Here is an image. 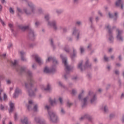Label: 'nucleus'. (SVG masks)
Returning a JSON list of instances; mask_svg holds the SVG:
<instances>
[{"label": "nucleus", "instance_id": "1", "mask_svg": "<svg viewBox=\"0 0 124 124\" xmlns=\"http://www.w3.org/2000/svg\"><path fill=\"white\" fill-rule=\"evenodd\" d=\"M27 74L30 78V81L29 83H25V88H26L29 96L30 97H34L35 96V93L32 90V88H33V85L35 84V81H34L33 79L31 78L32 77V72L30 70H28Z\"/></svg>", "mask_w": 124, "mask_h": 124}, {"label": "nucleus", "instance_id": "2", "mask_svg": "<svg viewBox=\"0 0 124 124\" xmlns=\"http://www.w3.org/2000/svg\"><path fill=\"white\" fill-rule=\"evenodd\" d=\"M60 58L62 59V62L63 63H64L66 69V74L64 75V77L65 80H67V76L68 74H69V72L71 70V67L67 64V58L66 57H64L63 55L61 54L60 55Z\"/></svg>", "mask_w": 124, "mask_h": 124}, {"label": "nucleus", "instance_id": "3", "mask_svg": "<svg viewBox=\"0 0 124 124\" xmlns=\"http://www.w3.org/2000/svg\"><path fill=\"white\" fill-rule=\"evenodd\" d=\"M19 28H20L22 31H26V30H28L29 31L28 38H29V39L31 40H34V38L35 37V35H34V31H33V30H32L31 28H30V26H26Z\"/></svg>", "mask_w": 124, "mask_h": 124}, {"label": "nucleus", "instance_id": "4", "mask_svg": "<svg viewBox=\"0 0 124 124\" xmlns=\"http://www.w3.org/2000/svg\"><path fill=\"white\" fill-rule=\"evenodd\" d=\"M83 61L79 63L78 64V68L80 69L81 71L86 70V68H92V63H90V60L88 58H86L85 64L83 67Z\"/></svg>", "mask_w": 124, "mask_h": 124}, {"label": "nucleus", "instance_id": "5", "mask_svg": "<svg viewBox=\"0 0 124 124\" xmlns=\"http://www.w3.org/2000/svg\"><path fill=\"white\" fill-rule=\"evenodd\" d=\"M105 29L108 30V39L110 41V43H113V41L114 40V37H113V30L114 29H116V26H113L112 28H111V26L110 25L108 24L105 25Z\"/></svg>", "mask_w": 124, "mask_h": 124}, {"label": "nucleus", "instance_id": "6", "mask_svg": "<svg viewBox=\"0 0 124 124\" xmlns=\"http://www.w3.org/2000/svg\"><path fill=\"white\" fill-rule=\"evenodd\" d=\"M48 114L49 116L50 121L53 123L54 124H57L58 122H59V118H58V116L56 114V113L53 111H48Z\"/></svg>", "mask_w": 124, "mask_h": 124}, {"label": "nucleus", "instance_id": "7", "mask_svg": "<svg viewBox=\"0 0 124 124\" xmlns=\"http://www.w3.org/2000/svg\"><path fill=\"white\" fill-rule=\"evenodd\" d=\"M45 19L48 22V25L50 26V27H53V29L57 31L58 30V28L57 27V21L56 20H53L50 22L49 20L50 19V16L49 15H46L45 16Z\"/></svg>", "mask_w": 124, "mask_h": 124}, {"label": "nucleus", "instance_id": "8", "mask_svg": "<svg viewBox=\"0 0 124 124\" xmlns=\"http://www.w3.org/2000/svg\"><path fill=\"white\" fill-rule=\"evenodd\" d=\"M16 71L20 74H23V73H25L26 71V67H23L19 64V61H16Z\"/></svg>", "mask_w": 124, "mask_h": 124}, {"label": "nucleus", "instance_id": "9", "mask_svg": "<svg viewBox=\"0 0 124 124\" xmlns=\"http://www.w3.org/2000/svg\"><path fill=\"white\" fill-rule=\"evenodd\" d=\"M57 70L55 68L52 67V68L49 69L48 67H46L44 69V72L45 73H55Z\"/></svg>", "mask_w": 124, "mask_h": 124}, {"label": "nucleus", "instance_id": "10", "mask_svg": "<svg viewBox=\"0 0 124 124\" xmlns=\"http://www.w3.org/2000/svg\"><path fill=\"white\" fill-rule=\"evenodd\" d=\"M85 119H87V120H88L89 122H93V117H92L91 115L86 114L79 118V120L83 121V120H85Z\"/></svg>", "mask_w": 124, "mask_h": 124}, {"label": "nucleus", "instance_id": "11", "mask_svg": "<svg viewBox=\"0 0 124 124\" xmlns=\"http://www.w3.org/2000/svg\"><path fill=\"white\" fill-rule=\"evenodd\" d=\"M117 31H118V34L117 35V39L119 41H124V39L123 38V37L122 36V32H123V31H120L119 29H117Z\"/></svg>", "mask_w": 124, "mask_h": 124}, {"label": "nucleus", "instance_id": "12", "mask_svg": "<svg viewBox=\"0 0 124 124\" xmlns=\"http://www.w3.org/2000/svg\"><path fill=\"white\" fill-rule=\"evenodd\" d=\"M33 57H34L36 62H37L39 65H41L42 64V61L41 60V58L39 57V56L37 55H33Z\"/></svg>", "mask_w": 124, "mask_h": 124}, {"label": "nucleus", "instance_id": "13", "mask_svg": "<svg viewBox=\"0 0 124 124\" xmlns=\"http://www.w3.org/2000/svg\"><path fill=\"white\" fill-rule=\"evenodd\" d=\"M72 34L73 35H77V40H79L80 36V31L74 28Z\"/></svg>", "mask_w": 124, "mask_h": 124}, {"label": "nucleus", "instance_id": "14", "mask_svg": "<svg viewBox=\"0 0 124 124\" xmlns=\"http://www.w3.org/2000/svg\"><path fill=\"white\" fill-rule=\"evenodd\" d=\"M50 61H52L53 63L54 64H58V61L56 60L55 57H49L47 58L46 61V62H50Z\"/></svg>", "mask_w": 124, "mask_h": 124}, {"label": "nucleus", "instance_id": "15", "mask_svg": "<svg viewBox=\"0 0 124 124\" xmlns=\"http://www.w3.org/2000/svg\"><path fill=\"white\" fill-rule=\"evenodd\" d=\"M120 5L121 9H124V3L122 0H117L115 2V6L117 7H119Z\"/></svg>", "mask_w": 124, "mask_h": 124}, {"label": "nucleus", "instance_id": "16", "mask_svg": "<svg viewBox=\"0 0 124 124\" xmlns=\"http://www.w3.org/2000/svg\"><path fill=\"white\" fill-rule=\"evenodd\" d=\"M28 6H29V7H30V8H31L32 13H34L35 11V6H34V5H33L32 2H28Z\"/></svg>", "mask_w": 124, "mask_h": 124}, {"label": "nucleus", "instance_id": "17", "mask_svg": "<svg viewBox=\"0 0 124 124\" xmlns=\"http://www.w3.org/2000/svg\"><path fill=\"white\" fill-rule=\"evenodd\" d=\"M73 49V54H71V60L74 61V59L76 58V55H77V52L76 51V49L74 48V47H72Z\"/></svg>", "mask_w": 124, "mask_h": 124}, {"label": "nucleus", "instance_id": "18", "mask_svg": "<svg viewBox=\"0 0 124 124\" xmlns=\"http://www.w3.org/2000/svg\"><path fill=\"white\" fill-rule=\"evenodd\" d=\"M34 121L36 124H44V122L42 121L41 118L39 117H35Z\"/></svg>", "mask_w": 124, "mask_h": 124}, {"label": "nucleus", "instance_id": "19", "mask_svg": "<svg viewBox=\"0 0 124 124\" xmlns=\"http://www.w3.org/2000/svg\"><path fill=\"white\" fill-rule=\"evenodd\" d=\"M8 62L12 68H16V60H14V62L12 60L8 61Z\"/></svg>", "mask_w": 124, "mask_h": 124}, {"label": "nucleus", "instance_id": "20", "mask_svg": "<svg viewBox=\"0 0 124 124\" xmlns=\"http://www.w3.org/2000/svg\"><path fill=\"white\" fill-rule=\"evenodd\" d=\"M97 100V98L96 97V95L94 94L93 96L91 98L90 102L91 104H94V103H96V100Z\"/></svg>", "mask_w": 124, "mask_h": 124}, {"label": "nucleus", "instance_id": "21", "mask_svg": "<svg viewBox=\"0 0 124 124\" xmlns=\"http://www.w3.org/2000/svg\"><path fill=\"white\" fill-rule=\"evenodd\" d=\"M9 106H10V109L9 110V113H11L14 111V106L15 104L14 103H12V101H10L9 103Z\"/></svg>", "mask_w": 124, "mask_h": 124}, {"label": "nucleus", "instance_id": "22", "mask_svg": "<svg viewBox=\"0 0 124 124\" xmlns=\"http://www.w3.org/2000/svg\"><path fill=\"white\" fill-rule=\"evenodd\" d=\"M8 26L10 27V29L13 33V34L14 35V36L16 37V33L15 32V31H14V26H13V25H12L11 23H10L8 24Z\"/></svg>", "mask_w": 124, "mask_h": 124}, {"label": "nucleus", "instance_id": "23", "mask_svg": "<svg viewBox=\"0 0 124 124\" xmlns=\"http://www.w3.org/2000/svg\"><path fill=\"white\" fill-rule=\"evenodd\" d=\"M88 99H89V97L88 96L83 98V104L82 105V108H84V107H85L86 106H87V102L88 101Z\"/></svg>", "mask_w": 124, "mask_h": 124}, {"label": "nucleus", "instance_id": "24", "mask_svg": "<svg viewBox=\"0 0 124 124\" xmlns=\"http://www.w3.org/2000/svg\"><path fill=\"white\" fill-rule=\"evenodd\" d=\"M49 102L50 104V105L51 106H54V104H57V102L56 101V99H54V100H52L51 97L49 99Z\"/></svg>", "mask_w": 124, "mask_h": 124}, {"label": "nucleus", "instance_id": "25", "mask_svg": "<svg viewBox=\"0 0 124 124\" xmlns=\"http://www.w3.org/2000/svg\"><path fill=\"white\" fill-rule=\"evenodd\" d=\"M32 105H33V102L32 100L29 101V105H27V109L28 110H30L31 108L32 107Z\"/></svg>", "mask_w": 124, "mask_h": 124}, {"label": "nucleus", "instance_id": "26", "mask_svg": "<svg viewBox=\"0 0 124 124\" xmlns=\"http://www.w3.org/2000/svg\"><path fill=\"white\" fill-rule=\"evenodd\" d=\"M22 94V90L18 88H16V96H19Z\"/></svg>", "mask_w": 124, "mask_h": 124}, {"label": "nucleus", "instance_id": "27", "mask_svg": "<svg viewBox=\"0 0 124 124\" xmlns=\"http://www.w3.org/2000/svg\"><path fill=\"white\" fill-rule=\"evenodd\" d=\"M23 11L25 12V13L26 14V15H31V13H32L31 11L28 10V9H27V8H23Z\"/></svg>", "mask_w": 124, "mask_h": 124}, {"label": "nucleus", "instance_id": "28", "mask_svg": "<svg viewBox=\"0 0 124 124\" xmlns=\"http://www.w3.org/2000/svg\"><path fill=\"white\" fill-rule=\"evenodd\" d=\"M17 10L18 11L17 13V16L21 18V15L23 14V11H22V9L19 7H17Z\"/></svg>", "mask_w": 124, "mask_h": 124}, {"label": "nucleus", "instance_id": "29", "mask_svg": "<svg viewBox=\"0 0 124 124\" xmlns=\"http://www.w3.org/2000/svg\"><path fill=\"white\" fill-rule=\"evenodd\" d=\"M49 40L51 47H52L53 50H55L56 49V46H55V44H54V40L53 38H50Z\"/></svg>", "mask_w": 124, "mask_h": 124}, {"label": "nucleus", "instance_id": "30", "mask_svg": "<svg viewBox=\"0 0 124 124\" xmlns=\"http://www.w3.org/2000/svg\"><path fill=\"white\" fill-rule=\"evenodd\" d=\"M44 91L49 92H51V91H52V89L51 88V85H50V84H47L46 88H44Z\"/></svg>", "mask_w": 124, "mask_h": 124}, {"label": "nucleus", "instance_id": "31", "mask_svg": "<svg viewBox=\"0 0 124 124\" xmlns=\"http://www.w3.org/2000/svg\"><path fill=\"white\" fill-rule=\"evenodd\" d=\"M21 122L22 124H29L28 123V118L24 117V119H21Z\"/></svg>", "mask_w": 124, "mask_h": 124}, {"label": "nucleus", "instance_id": "32", "mask_svg": "<svg viewBox=\"0 0 124 124\" xmlns=\"http://www.w3.org/2000/svg\"><path fill=\"white\" fill-rule=\"evenodd\" d=\"M83 93H84V90H82L81 91V93L78 95V98L79 100H80V101H82V97L83 96Z\"/></svg>", "mask_w": 124, "mask_h": 124}, {"label": "nucleus", "instance_id": "33", "mask_svg": "<svg viewBox=\"0 0 124 124\" xmlns=\"http://www.w3.org/2000/svg\"><path fill=\"white\" fill-rule=\"evenodd\" d=\"M18 53L20 54L21 58L22 57H24L26 56V52H25L24 51L21 50V51H18Z\"/></svg>", "mask_w": 124, "mask_h": 124}, {"label": "nucleus", "instance_id": "34", "mask_svg": "<svg viewBox=\"0 0 124 124\" xmlns=\"http://www.w3.org/2000/svg\"><path fill=\"white\" fill-rule=\"evenodd\" d=\"M64 51L66 53H69L70 52V50L69 49V46H66L64 48Z\"/></svg>", "mask_w": 124, "mask_h": 124}, {"label": "nucleus", "instance_id": "35", "mask_svg": "<svg viewBox=\"0 0 124 124\" xmlns=\"http://www.w3.org/2000/svg\"><path fill=\"white\" fill-rule=\"evenodd\" d=\"M73 104V103L70 102V101H69V100H67V106L68 107H69V108L71 107V106Z\"/></svg>", "mask_w": 124, "mask_h": 124}, {"label": "nucleus", "instance_id": "36", "mask_svg": "<svg viewBox=\"0 0 124 124\" xmlns=\"http://www.w3.org/2000/svg\"><path fill=\"white\" fill-rule=\"evenodd\" d=\"M9 11L10 13H11V14H14V13L15 12V11H14V10H13V8H10L9 9Z\"/></svg>", "mask_w": 124, "mask_h": 124}, {"label": "nucleus", "instance_id": "37", "mask_svg": "<svg viewBox=\"0 0 124 124\" xmlns=\"http://www.w3.org/2000/svg\"><path fill=\"white\" fill-rule=\"evenodd\" d=\"M93 46V44L92 43H89L88 46H87V48L91 51L92 50V46Z\"/></svg>", "mask_w": 124, "mask_h": 124}, {"label": "nucleus", "instance_id": "38", "mask_svg": "<svg viewBox=\"0 0 124 124\" xmlns=\"http://www.w3.org/2000/svg\"><path fill=\"white\" fill-rule=\"evenodd\" d=\"M104 60L105 62H109V58L106 55L104 56Z\"/></svg>", "mask_w": 124, "mask_h": 124}, {"label": "nucleus", "instance_id": "39", "mask_svg": "<svg viewBox=\"0 0 124 124\" xmlns=\"http://www.w3.org/2000/svg\"><path fill=\"white\" fill-rule=\"evenodd\" d=\"M61 113L62 115H64V114H65V110H64V109L62 108H61Z\"/></svg>", "mask_w": 124, "mask_h": 124}, {"label": "nucleus", "instance_id": "40", "mask_svg": "<svg viewBox=\"0 0 124 124\" xmlns=\"http://www.w3.org/2000/svg\"><path fill=\"white\" fill-rule=\"evenodd\" d=\"M26 56L21 57V61L22 62H27V58H26Z\"/></svg>", "mask_w": 124, "mask_h": 124}, {"label": "nucleus", "instance_id": "41", "mask_svg": "<svg viewBox=\"0 0 124 124\" xmlns=\"http://www.w3.org/2000/svg\"><path fill=\"white\" fill-rule=\"evenodd\" d=\"M80 50L81 54H83V52L85 51V49L83 46H80Z\"/></svg>", "mask_w": 124, "mask_h": 124}, {"label": "nucleus", "instance_id": "42", "mask_svg": "<svg viewBox=\"0 0 124 124\" xmlns=\"http://www.w3.org/2000/svg\"><path fill=\"white\" fill-rule=\"evenodd\" d=\"M114 16L115 17L114 18V20L116 21L117 20V19H118V13L117 12H115L114 13Z\"/></svg>", "mask_w": 124, "mask_h": 124}, {"label": "nucleus", "instance_id": "43", "mask_svg": "<svg viewBox=\"0 0 124 124\" xmlns=\"http://www.w3.org/2000/svg\"><path fill=\"white\" fill-rule=\"evenodd\" d=\"M108 16H109V18H110V19L114 18V15L111 14L110 12H108Z\"/></svg>", "mask_w": 124, "mask_h": 124}, {"label": "nucleus", "instance_id": "44", "mask_svg": "<svg viewBox=\"0 0 124 124\" xmlns=\"http://www.w3.org/2000/svg\"><path fill=\"white\" fill-rule=\"evenodd\" d=\"M37 108H38L37 105H35V106H34L33 110L34 112H37Z\"/></svg>", "mask_w": 124, "mask_h": 124}, {"label": "nucleus", "instance_id": "45", "mask_svg": "<svg viewBox=\"0 0 124 124\" xmlns=\"http://www.w3.org/2000/svg\"><path fill=\"white\" fill-rule=\"evenodd\" d=\"M59 86H60V87H62V88H65V86L63 84H62V83L61 81L59 82Z\"/></svg>", "mask_w": 124, "mask_h": 124}, {"label": "nucleus", "instance_id": "46", "mask_svg": "<svg viewBox=\"0 0 124 124\" xmlns=\"http://www.w3.org/2000/svg\"><path fill=\"white\" fill-rule=\"evenodd\" d=\"M76 93H77V92L76 91V90L73 89L72 91V94H73L74 95H75V94H76Z\"/></svg>", "mask_w": 124, "mask_h": 124}, {"label": "nucleus", "instance_id": "47", "mask_svg": "<svg viewBox=\"0 0 124 124\" xmlns=\"http://www.w3.org/2000/svg\"><path fill=\"white\" fill-rule=\"evenodd\" d=\"M39 25H40V23L38 21L35 22V26L36 28H38V26H39Z\"/></svg>", "mask_w": 124, "mask_h": 124}, {"label": "nucleus", "instance_id": "48", "mask_svg": "<svg viewBox=\"0 0 124 124\" xmlns=\"http://www.w3.org/2000/svg\"><path fill=\"white\" fill-rule=\"evenodd\" d=\"M3 99V100H6V99H7V95H6V94L4 93Z\"/></svg>", "mask_w": 124, "mask_h": 124}, {"label": "nucleus", "instance_id": "49", "mask_svg": "<svg viewBox=\"0 0 124 124\" xmlns=\"http://www.w3.org/2000/svg\"><path fill=\"white\" fill-rule=\"evenodd\" d=\"M56 12H57V14L60 15V14H62V11L57 10Z\"/></svg>", "mask_w": 124, "mask_h": 124}, {"label": "nucleus", "instance_id": "50", "mask_svg": "<svg viewBox=\"0 0 124 124\" xmlns=\"http://www.w3.org/2000/svg\"><path fill=\"white\" fill-rule=\"evenodd\" d=\"M34 46H35V44H30L29 45V47L30 48H33V47H34Z\"/></svg>", "mask_w": 124, "mask_h": 124}, {"label": "nucleus", "instance_id": "51", "mask_svg": "<svg viewBox=\"0 0 124 124\" xmlns=\"http://www.w3.org/2000/svg\"><path fill=\"white\" fill-rule=\"evenodd\" d=\"M74 4H78L79 3V0H73Z\"/></svg>", "mask_w": 124, "mask_h": 124}, {"label": "nucleus", "instance_id": "52", "mask_svg": "<svg viewBox=\"0 0 124 124\" xmlns=\"http://www.w3.org/2000/svg\"><path fill=\"white\" fill-rule=\"evenodd\" d=\"M0 22L2 26H5V23H4V21H3V20H2L1 18H0Z\"/></svg>", "mask_w": 124, "mask_h": 124}, {"label": "nucleus", "instance_id": "53", "mask_svg": "<svg viewBox=\"0 0 124 124\" xmlns=\"http://www.w3.org/2000/svg\"><path fill=\"white\" fill-rule=\"evenodd\" d=\"M12 46H13V45L12 44V43H9L7 46V48L10 49V48H11V47H12Z\"/></svg>", "mask_w": 124, "mask_h": 124}, {"label": "nucleus", "instance_id": "54", "mask_svg": "<svg viewBox=\"0 0 124 124\" xmlns=\"http://www.w3.org/2000/svg\"><path fill=\"white\" fill-rule=\"evenodd\" d=\"M76 24L78 26H81V25H82V22L81 21H77Z\"/></svg>", "mask_w": 124, "mask_h": 124}, {"label": "nucleus", "instance_id": "55", "mask_svg": "<svg viewBox=\"0 0 124 124\" xmlns=\"http://www.w3.org/2000/svg\"><path fill=\"white\" fill-rule=\"evenodd\" d=\"M104 112H107V111H108V108H107V107L106 106H105L104 107Z\"/></svg>", "mask_w": 124, "mask_h": 124}, {"label": "nucleus", "instance_id": "56", "mask_svg": "<svg viewBox=\"0 0 124 124\" xmlns=\"http://www.w3.org/2000/svg\"><path fill=\"white\" fill-rule=\"evenodd\" d=\"M6 82L8 85H10V84H11V81H10L9 79H7Z\"/></svg>", "mask_w": 124, "mask_h": 124}, {"label": "nucleus", "instance_id": "57", "mask_svg": "<svg viewBox=\"0 0 124 124\" xmlns=\"http://www.w3.org/2000/svg\"><path fill=\"white\" fill-rule=\"evenodd\" d=\"M115 74L116 75H119L120 74V72H119V70H116L114 72Z\"/></svg>", "mask_w": 124, "mask_h": 124}, {"label": "nucleus", "instance_id": "58", "mask_svg": "<svg viewBox=\"0 0 124 124\" xmlns=\"http://www.w3.org/2000/svg\"><path fill=\"white\" fill-rule=\"evenodd\" d=\"M118 84L119 85V87H121L122 86V81L121 80V79H119L118 80Z\"/></svg>", "mask_w": 124, "mask_h": 124}, {"label": "nucleus", "instance_id": "59", "mask_svg": "<svg viewBox=\"0 0 124 124\" xmlns=\"http://www.w3.org/2000/svg\"><path fill=\"white\" fill-rule=\"evenodd\" d=\"M93 17H89V21L91 22V24H93Z\"/></svg>", "mask_w": 124, "mask_h": 124}, {"label": "nucleus", "instance_id": "60", "mask_svg": "<svg viewBox=\"0 0 124 124\" xmlns=\"http://www.w3.org/2000/svg\"><path fill=\"white\" fill-rule=\"evenodd\" d=\"M115 117V114H110L109 115L110 119H112V118H114Z\"/></svg>", "mask_w": 124, "mask_h": 124}, {"label": "nucleus", "instance_id": "61", "mask_svg": "<svg viewBox=\"0 0 124 124\" xmlns=\"http://www.w3.org/2000/svg\"><path fill=\"white\" fill-rule=\"evenodd\" d=\"M59 99V101H60L61 104H62V97H60Z\"/></svg>", "mask_w": 124, "mask_h": 124}, {"label": "nucleus", "instance_id": "62", "mask_svg": "<svg viewBox=\"0 0 124 124\" xmlns=\"http://www.w3.org/2000/svg\"><path fill=\"white\" fill-rule=\"evenodd\" d=\"M13 97H14V98H16V89L15 90V93H14Z\"/></svg>", "mask_w": 124, "mask_h": 124}, {"label": "nucleus", "instance_id": "63", "mask_svg": "<svg viewBox=\"0 0 124 124\" xmlns=\"http://www.w3.org/2000/svg\"><path fill=\"white\" fill-rule=\"evenodd\" d=\"M4 79V77L2 75H0V80H3Z\"/></svg>", "mask_w": 124, "mask_h": 124}, {"label": "nucleus", "instance_id": "64", "mask_svg": "<svg viewBox=\"0 0 124 124\" xmlns=\"http://www.w3.org/2000/svg\"><path fill=\"white\" fill-rule=\"evenodd\" d=\"M0 108L1 110H3V109H4V107L2 105H1L0 106Z\"/></svg>", "mask_w": 124, "mask_h": 124}]
</instances>
